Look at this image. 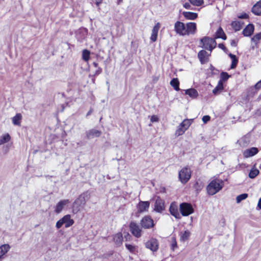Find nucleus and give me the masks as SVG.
Wrapping results in <instances>:
<instances>
[{
    "label": "nucleus",
    "mask_w": 261,
    "mask_h": 261,
    "mask_svg": "<svg viewBox=\"0 0 261 261\" xmlns=\"http://www.w3.org/2000/svg\"><path fill=\"white\" fill-rule=\"evenodd\" d=\"M223 186V181L222 180H213L207 186V193L210 195H213L221 190Z\"/></svg>",
    "instance_id": "obj_1"
},
{
    "label": "nucleus",
    "mask_w": 261,
    "mask_h": 261,
    "mask_svg": "<svg viewBox=\"0 0 261 261\" xmlns=\"http://www.w3.org/2000/svg\"><path fill=\"white\" fill-rule=\"evenodd\" d=\"M216 45L217 43L214 38L205 36L200 40V46L210 51H212Z\"/></svg>",
    "instance_id": "obj_2"
},
{
    "label": "nucleus",
    "mask_w": 261,
    "mask_h": 261,
    "mask_svg": "<svg viewBox=\"0 0 261 261\" xmlns=\"http://www.w3.org/2000/svg\"><path fill=\"white\" fill-rule=\"evenodd\" d=\"M191 177V171L188 167L183 168L178 172L179 180L182 184H186L190 180Z\"/></svg>",
    "instance_id": "obj_3"
},
{
    "label": "nucleus",
    "mask_w": 261,
    "mask_h": 261,
    "mask_svg": "<svg viewBox=\"0 0 261 261\" xmlns=\"http://www.w3.org/2000/svg\"><path fill=\"white\" fill-rule=\"evenodd\" d=\"M74 223V220L71 218V215L68 214L65 215L57 222L56 227L57 229H59L64 224L65 227L68 228L71 226Z\"/></svg>",
    "instance_id": "obj_4"
},
{
    "label": "nucleus",
    "mask_w": 261,
    "mask_h": 261,
    "mask_svg": "<svg viewBox=\"0 0 261 261\" xmlns=\"http://www.w3.org/2000/svg\"><path fill=\"white\" fill-rule=\"evenodd\" d=\"M86 200L84 195H81L73 203V212L77 213L85 205Z\"/></svg>",
    "instance_id": "obj_5"
},
{
    "label": "nucleus",
    "mask_w": 261,
    "mask_h": 261,
    "mask_svg": "<svg viewBox=\"0 0 261 261\" xmlns=\"http://www.w3.org/2000/svg\"><path fill=\"white\" fill-rule=\"evenodd\" d=\"M129 230L131 233L136 238H139L142 236V228L139 224L134 221L130 222L129 225Z\"/></svg>",
    "instance_id": "obj_6"
},
{
    "label": "nucleus",
    "mask_w": 261,
    "mask_h": 261,
    "mask_svg": "<svg viewBox=\"0 0 261 261\" xmlns=\"http://www.w3.org/2000/svg\"><path fill=\"white\" fill-rule=\"evenodd\" d=\"M179 210L183 216H188L194 212L192 205L186 202H183L180 204Z\"/></svg>",
    "instance_id": "obj_7"
},
{
    "label": "nucleus",
    "mask_w": 261,
    "mask_h": 261,
    "mask_svg": "<svg viewBox=\"0 0 261 261\" xmlns=\"http://www.w3.org/2000/svg\"><path fill=\"white\" fill-rule=\"evenodd\" d=\"M141 227L144 229H150L154 226L153 219L150 216H144L140 221Z\"/></svg>",
    "instance_id": "obj_8"
},
{
    "label": "nucleus",
    "mask_w": 261,
    "mask_h": 261,
    "mask_svg": "<svg viewBox=\"0 0 261 261\" xmlns=\"http://www.w3.org/2000/svg\"><path fill=\"white\" fill-rule=\"evenodd\" d=\"M154 211L157 213H161L165 210V201L160 197L158 196L155 198Z\"/></svg>",
    "instance_id": "obj_9"
},
{
    "label": "nucleus",
    "mask_w": 261,
    "mask_h": 261,
    "mask_svg": "<svg viewBox=\"0 0 261 261\" xmlns=\"http://www.w3.org/2000/svg\"><path fill=\"white\" fill-rule=\"evenodd\" d=\"M174 31L180 36H186V27L184 23L177 21L174 24Z\"/></svg>",
    "instance_id": "obj_10"
},
{
    "label": "nucleus",
    "mask_w": 261,
    "mask_h": 261,
    "mask_svg": "<svg viewBox=\"0 0 261 261\" xmlns=\"http://www.w3.org/2000/svg\"><path fill=\"white\" fill-rule=\"evenodd\" d=\"M88 34V30L86 28L80 29L76 33V37L78 42H83Z\"/></svg>",
    "instance_id": "obj_11"
},
{
    "label": "nucleus",
    "mask_w": 261,
    "mask_h": 261,
    "mask_svg": "<svg viewBox=\"0 0 261 261\" xmlns=\"http://www.w3.org/2000/svg\"><path fill=\"white\" fill-rule=\"evenodd\" d=\"M145 246L153 252L156 251L159 248L158 241L155 239H151L146 243Z\"/></svg>",
    "instance_id": "obj_12"
},
{
    "label": "nucleus",
    "mask_w": 261,
    "mask_h": 261,
    "mask_svg": "<svg viewBox=\"0 0 261 261\" xmlns=\"http://www.w3.org/2000/svg\"><path fill=\"white\" fill-rule=\"evenodd\" d=\"M150 206V202L148 201H140L137 206V211L139 213L147 212Z\"/></svg>",
    "instance_id": "obj_13"
},
{
    "label": "nucleus",
    "mask_w": 261,
    "mask_h": 261,
    "mask_svg": "<svg viewBox=\"0 0 261 261\" xmlns=\"http://www.w3.org/2000/svg\"><path fill=\"white\" fill-rule=\"evenodd\" d=\"M70 203V201L68 199H64L60 200L56 205L55 212L57 214H60L63 210L65 206Z\"/></svg>",
    "instance_id": "obj_14"
},
{
    "label": "nucleus",
    "mask_w": 261,
    "mask_h": 261,
    "mask_svg": "<svg viewBox=\"0 0 261 261\" xmlns=\"http://www.w3.org/2000/svg\"><path fill=\"white\" fill-rule=\"evenodd\" d=\"M186 35H189L190 34H194L197 30L196 24L195 22H188L186 24Z\"/></svg>",
    "instance_id": "obj_15"
},
{
    "label": "nucleus",
    "mask_w": 261,
    "mask_h": 261,
    "mask_svg": "<svg viewBox=\"0 0 261 261\" xmlns=\"http://www.w3.org/2000/svg\"><path fill=\"white\" fill-rule=\"evenodd\" d=\"M169 212L176 219H180V216L178 211V207L175 202H172L169 207Z\"/></svg>",
    "instance_id": "obj_16"
},
{
    "label": "nucleus",
    "mask_w": 261,
    "mask_h": 261,
    "mask_svg": "<svg viewBox=\"0 0 261 261\" xmlns=\"http://www.w3.org/2000/svg\"><path fill=\"white\" fill-rule=\"evenodd\" d=\"M86 137L88 139H91L95 137H99L101 132L95 129H91L86 132Z\"/></svg>",
    "instance_id": "obj_17"
},
{
    "label": "nucleus",
    "mask_w": 261,
    "mask_h": 261,
    "mask_svg": "<svg viewBox=\"0 0 261 261\" xmlns=\"http://www.w3.org/2000/svg\"><path fill=\"white\" fill-rule=\"evenodd\" d=\"M210 55L205 50H201L198 53V58L201 63L203 64L208 61V57Z\"/></svg>",
    "instance_id": "obj_18"
},
{
    "label": "nucleus",
    "mask_w": 261,
    "mask_h": 261,
    "mask_svg": "<svg viewBox=\"0 0 261 261\" xmlns=\"http://www.w3.org/2000/svg\"><path fill=\"white\" fill-rule=\"evenodd\" d=\"M254 30V25L252 23H249L244 29L242 34L245 37H250L253 34Z\"/></svg>",
    "instance_id": "obj_19"
},
{
    "label": "nucleus",
    "mask_w": 261,
    "mask_h": 261,
    "mask_svg": "<svg viewBox=\"0 0 261 261\" xmlns=\"http://www.w3.org/2000/svg\"><path fill=\"white\" fill-rule=\"evenodd\" d=\"M258 150L256 147H251L245 150L243 152V155L245 158H248L254 156L257 154Z\"/></svg>",
    "instance_id": "obj_20"
},
{
    "label": "nucleus",
    "mask_w": 261,
    "mask_h": 261,
    "mask_svg": "<svg viewBox=\"0 0 261 261\" xmlns=\"http://www.w3.org/2000/svg\"><path fill=\"white\" fill-rule=\"evenodd\" d=\"M160 28V23L159 22L156 23L153 27L152 30L151 35L150 37V40L152 42H155L157 39L158 32Z\"/></svg>",
    "instance_id": "obj_21"
},
{
    "label": "nucleus",
    "mask_w": 261,
    "mask_h": 261,
    "mask_svg": "<svg viewBox=\"0 0 261 261\" xmlns=\"http://www.w3.org/2000/svg\"><path fill=\"white\" fill-rule=\"evenodd\" d=\"M251 11L255 15L259 16L261 15V1L253 5Z\"/></svg>",
    "instance_id": "obj_22"
},
{
    "label": "nucleus",
    "mask_w": 261,
    "mask_h": 261,
    "mask_svg": "<svg viewBox=\"0 0 261 261\" xmlns=\"http://www.w3.org/2000/svg\"><path fill=\"white\" fill-rule=\"evenodd\" d=\"M182 15L187 20H195L198 17V14L196 13L192 12H182Z\"/></svg>",
    "instance_id": "obj_23"
},
{
    "label": "nucleus",
    "mask_w": 261,
    "mask_h": 261,
    "mask_svg": "<svg viewBox=\"0 0 261 261\" xmlns=\"http://www.w3.org/2000/svg\"><path fill=\"white\" fill-rule=\"evenodd\" d=\"M218 38H221L224 40L227 39V37L221 27H219L215 33L214 39Z\"/></svg>",
    "instance_id": "obj_24"
},
{
    "label": "nucleus",
    "mask_w": 261,
    "mask_h": 261,
    "mask_svg": "<svg viewBox=\"0 0 261 261\" xmlns=\"http://www.w3.org/2000/svg\"><path fill=\"white\" fill-rule=\"evenodd\" d=\"M185 94L188 95L190 97L193 98H196L198 95V92L194 88H190L186 90Z\"/></svg>",
    "instance_id": "obj_25"
},
{
    "label": "nucleus",
    "mask_w": 261,
    "mask_h": 261,
    "mask_svg": "<svg viewBox=\"0 0 261 261\" xmlns=\"http://www.w3.org/2000/svg\"><path fill=\"white\" fill-rule=\"evenodd\" d=\"M228 56L231 59V61H232L231 66H230V68L234 69L236 67V66L237 65V64L238 62V60L236 56L233 54L230 53L228 55Z\"/></svg>",
    "instance_id": "obj_26"
},
{
    "label": "nucleus",
    "mask_w": 261,
    "mask_h": 261,
    "mask_svg": "<svg viewBox=\"0 0 261 261\" xmlns=\"http://www.w3.org/2000/svg\"><path fill=\"white\" fill-rule=\"evenodd\" d=\"M22 119V115L20 113H17L12 118L13 124L15 125H20V120Z\"/></svg>",
    "instance_id": "obj_27"
},
{
    "label": "nucleus",
    "mask_w": 261,
    "mask_h": 261,
    "mask_svg": "<svg viewBox=\"0 0 261 261\" xmlns=\"http://www.w3.org/2000/svg\"><path fill=\"white\" fill-rule=\"evenodd\" d=\"M113 240L117 245H120L121 244L123 241V236L122 233H118L115 234L113 237Z\"/></svg>",
    "instance_id": "obj_28"
},
{
    "label": "nucleus",
    "mask_w": 261,
    "mask_h": 261,
    "mask_svg": "<svg viewBox=\"0 0 261 261\" xmlns=\"http://www.w3.org/2000/svg\"><path fill=\"white\" fill-rule=\"evenodd\" d=\"M171 86L173 87L175 90L178 91L180 90L179 89V82L177 78H173L171 80L170 83Z\"/></svg>",
    "instance_id": "obj_29"
},
{
    "label": "nucleus",
    "mask_w": 261,
    "mask_h": 261,
    "mask_svg": "<svg viewBox=\"0 0 261 261\" xmlns=\"http://www.w3.org/2000/svg\"><path fill=\"white\" fill-rule=\"evenodd\" d=\"M259 173V170L255 167V166H254L249 172V177L251 179L254 178L258 175Z\"/></svg>",
    "instance_id": "obj_30"
},
{
    "label": "nucleus",
    "mask_w": 261,
    "mask_h": 261,
    "mask_svg": "<svg viewBox=\"0 0 261 261\" xmlns=\"http://www.w3.org/2000/svg\"><path fill=\"white\" fill-rule=\"evenodd\" d=\"M223 89V84L221 82H218L217 86L213 89V93L217 95Z\"/></svg>",
    "instance_id": "obj_31"
},
{
    "label": "nucleus",
    "mask_w": 261,
    "mask_h": 261,
    "mask_svg": "<svg viewBox=\"0 0 261 261\" xmlns=\"http://www.w3.org/2000/svg\"><path fill=\"white\" fill-rule=\"evenodd\" d=\"M11 139V137L9 134H6L3 135L0 139V145L8 142Z\"/></svg>",
    "instance_id": "obj_32"
},
{
    "label": "nucleus",
    "mask_w": 261,
    "mask_h": 261,
    "mask_svg": "<svg viewBox=\"0 0 261 261\" xmlns=\"http://www.w3.org/2000/svg\"><path fill=\"white\" fill-rule=\"evenodd\" d=\"M231 25L233 29L236 31H238L242 28V24L240 22L234 21L231 22Z\"/></svg>",
    "instance_id": "obj_33"
},
{
    "label": "nucleus",
    "mask_w": 261,
    "mask_h": 261,
    "mask_svg": "<svg viewBox=\"0 0 261 261\" xmlns=\"http://www.w3.org/2000/svg\"><path fill=\"white\" fill-rule=\"evenodd\" d=\"M230 75L226 72L222 71L220 74V80L219 82H221L223 83L226 81Z\"/></svg>",
    "instance_id": "obj_34"
},
{
    "label": "nucleus",
    "mask_w": 261,
    "mask_h": 261,
    "mask_svg": "<svg viewBox=\"0 0 261 261\" xmlns=\"http://www.w3.org/2000/svg\"><path fill=\"white\" fill-rule=\"evenodd\" d=\"M261 40V33L256 34L251 38V41L253 42L255 45H257L259 41Z\"/></svg>",
    "instance_id": "obj_35"
},
{
    "label": "nucleus",
    "mask_w": 261,
    "mask_h": 261,
    "mask_svg": "<svg viewBox=\"0 0 261 261\" xmlns=\"http://www.w3.org/2000/svg\"><path fill=\"white\" fill-rule=\"evenodd\" d=\"M90 52L88 50L85 49L82 52V58L85 61H88L90 58Z\"/></svg>",
    "instance_id": "obj_36"
},
{
    "label": "nucleus",
    "mask_w": 261,
    "mask_h": 261,
    "mask_svg": "<svg viewBox=\"0 0 261 261\" xmlns=\"http://www.w3.org/2000/svg\"><path fill=\"white\" fill-rule=\"evenodd\" d=\"M209 69L211 70V72L208 73L209 76H213L215 75L218 74L219 70L217 69L212 64L210 65Z\"/></svg>",
    "instance_id": "obj_37"
},
{
    "label": "nucleus",
    "mask_w": 261,
    "mask_h": 261,
    "mask_svg": "<svg viewBox=\"0 0 261 261\" xmlns=\"http://www.w3.org/2000/svg\"><path fill=\"white\" fill-rule=\"evenodd\" d=\"M191 125L190 120L189 119H185L180 124L179 126L185 128L186 130L189 128Z\"/></svg>",
    "instance_id": "obj_38"
},
{
    "label": "nucleus",
    "mask_w": 261,
    "mask_h": 261,
    "mask_svg": "<svg viewBox=\"0 0 261 261\" xmlns=\"http://www.w3.org/2000/svg\"><path fill=\"white\" fill-rule=\"evenodd\" d=\"M190 232L188 230H186L180 233V240L182 241L187 240L190 237Z\"/></svg>",
    "instance_id": "obj_39"
},
{
    "label": "nucleus",
    "mask_w": 261,
    "mask_h": 261,
    "mask_svg": "<svg viewBox=\"0 0 261 261\" xmlns=\"http://www.w3.org/2000/svg\"><path fill=\"white\" fill-rule=\"evenodd\" d=\"M248 194L246 193H243L238 195L236 198L237 202H241L242 200L246 199L248 197Z\"/></svg>",
    "instance_id": "obj_40"
},
{
    "label": "nucleus",
    "mask_w": 261,
    "mask_h": 261,
    "mask_svg": "<svg viewBox=\"0 0 261 261\" xmlns=\"http://www.w3.org/2000/svg\"><path fill=\"white\" fill-rule=\"evenodd\" d=\"M190 4L195 6H200L203 3V0H188Z\"/></svg>",
    "instance_id": "obj_41"
},
{
    "label": "nucleus",
    "mask_w": 261,
    "mask_h": 261,
    "mask_svg": "<svg viewBox=\"0 0 261 261\" xmlns=\"http://www.w3.org/2000/svg\"><path fill=\"white\" fill-rule=\"evenodd\" d=\"M186 131L185 128L183 127L178 126V128L177 129L175 132V135L177 136H180L182 135Z\"/></svg>",
    "instance_id": "obj_42"
},
{
    "label": "nucleus",
    "mask_w": 261,
    "mask_h": 261,
    "mask_svg": "<svg viewBox=\"0 0 261 261\" xmlns=\"http://www.w3.org/2000/svg\"><path fill=\"white\" fill-rule=\"evenodd\" d=\"M125 247L132 253H134L136 251L135 246H134L132 245L128 244H125Z\"/></svg>",
    "instance_id": "obj_43"
},
{
    "label": "nucleus",
    "mask_w": 261,
    "mask_h": 261,
    "mask_svg": "<svg viewBox=\"0 0 261 261\" xmlns=\"http://www.w3.org/2000/svg\"><path fill=\"white\" fill-rule=\"evenodd\" d=\"M194 188H195V189L196 190V191H197V193H199V192L200 191V190H201V189L202 188L201 186L199 185L198 182H196L194 184Z\"/></svg>",
    "instance_id": "obj_44"
},
{
    "label": "nucleus",
    "mask_w": 261,
    "mask_h": 261,
    "mask_svg": "<svg viewBox=\"0 0 261 261\" xmlns=\"http://www.w3.org/2000/svg\"><path fill=\"white\" fill-rule=\"evenodd\" d=\"M9 151V145H6L4 146L3 148V152L4 154H6L8 153Z\"/></svg>",
    "instance_id": "obj_45"
},
{
    "label": "nucleus",
    "mask_w": 261,
    "mask_h": 261,
    "mask_svg": "<svg viewBox=\"0 0 261 261\" xmlns=\"http://www.w3.org/2000/svg\"><path fill=\"white\" fill-rule=\"evenodd\" d=\"M211 117L208 115H205L203 116L202 120L204 123H206L208 121H210Z\"/></svg>",
    "instance_id": "obj_46"
},
{
    "label": "nucleus",
    "mask_w": 261,
    "mask_h": 261,
    "mask_svg": "<svg viewBox=\"0 0 261 261\" xmlns=\"http://www.w3.org/2000/svg\"><path fill=\"white\" fill-rule=\"evenodd\" d=\"M242 141H244V143L243 145L244 146H245L248 144L249 140L247 137H244V138H242L241 140H240V144H242Z\"/></svg>",
    "instance_id": "obj_47"
},
{
    "label": "nucleus",
    "mask_w": 261,
    "mask_h": 261,
    "mask_svg": "<svg viewBox=\"0 0 261 261\" xmlns=\"http://www.w3.org/2000/svg\"><path fill=\"white\" fill-rule=\"evenodd\" d=\"M150 121H151L152 122H158V121H159V118L158 117V116H155V115H152V116L151 117Z\"/></svg>",
    "instance_id": "obj_48"
},
{
    "label": "nucleus",
    "mask_w": 261,
    "mask_h": 261,
    "mask_svg": "<svg viewBox=\"0 0 261 261\" xmlns=\"http://www.w3.org/2000/svg\"><path fill=\"white\" fill-rule=\"evenodd\" d=\"M183 6L185 8L187 9H189V10H192V8L191 6V4L189 3H185L184 5H183Z\"/></svg>",
    "instance_id": "obj_49"
},
{
    "label": "nucleus",
    "mask_w": 261,
    "mask_h": 261,
    "mask_svg": "<svg viewBox=\"0 0 261 261\" xmlns=\"http://www.w3.org/2000/svg\"><path fill=\"white\" fill-rule=\"evenodd\" d=\"M254 88L256 90H258L261 88V80L254 85Z\"/></svg>",
    "instance_id": "obj_50"
},
{
    "label": "nucleus",
    "mask_w": 261,
    "mask_h": 261,
    "mask_svg": "<svg viewBox=\"0 0 261 261\" xmlns=\"http://www.w3.org/2000/svg\"><path fill=\"white\" fill-rule=\"evenodd\" d=\"M241 19H247L248 18V15L245 13H244L238 16Z\"/></svg>",
    "instance_id": "obj_51"
},
{
    "label": "nucleus",
    "mask_w": 261,
    "mask_h": 261,
    "mask_svg": "<svg viewBox=\"0 0 261 261\" xmlns=\"http://www.w3.org/2000/svg\"><path fill=\"white\" fill-rule=\"evenodd\" d=\"M218 47L219 48H221V49H222L224 51H225L227 50L226 47L225 46V45H224V44L223 43H219V44H218Z\"/></svg>",
    "instance_id": "obj_52"
},
{
    "label": "nucleus",
    "mask_w": 261,
    "mask_h": 261,
    "mask_svg": "<svg viewBox=\"0 0 261 261\" xmlns=\"http://www.w3.org/2000/svg\"><path fill=\"white\" fill-rule=\"evenodd\" d=\"M238 41L237 40H231L230 42V45L231 46L236 47L237 45Z\"/></svg>",
    "instance_id": "obj_53"
},
{
    "label": "nucleus",
    "mask_w": 261,
    "mask_h": 261,
    "mask_svg": "<svg viewBox=\"0 0 261 261\" xmlns=\"http://www.w3.org/2000/svg\"><path fill=\"white\" fill-rule=\"evenodd\" d=\"M102 72V69L100 67H98V69L95 71L94 75H98L100 74Z\"/></svg>",
    "instance_id": "obj_54"
},
{
    "label": "nucleus",
    "mask_w": 261,
    "mask_h": 261,
    "mask_svg": "<svg viewBox=\"0 0 261 261\" xmlns=\"http://www.w3.org/2000/svg\"><path fill=\"white\" fill-rule=\"evenodd\" d=\"M177 243H176V242L175 241V240H174V241L172 242V244H171V249L173 250H174V249L177 248Z\"/></svg>",
    "instance_id": "obj_55"
},
{
    "label": "nucleus",
    "mask_w": 261,
    "mask_h": 261,
    "mask_svg": "<svg viewBox=\"0 0 261 261\" xmlns=\"http://www.w3.org/2000/svg\"><path fill=\"white\" fill-rule=\"evenodd\" d=\"M124 238H126V240L129 239L131 237L130 235L129 234L128 232H124Z\"/></svg>",
    "instance_id": "obj_56"
},
{
    "label": "nucleus",
    "mask_w": 261,
    "mask_h": 261,
    "mask_svg": "<svg viewBox=\"0 0 261 261\" xmlns=\"http://www.w3.org/2000/svg\"><path fill=\"white\" fill-rule=\"evenodd\" d=\"M95 4L97 7H99V5L102 3L103 0H95Z\"/></svg>",
    "instance_id": "obj_57"
},
{
    "label": "nucleus",
    "mask_w": 261,
    "mask_h": 261,
    "mask_svg": "<svg viewBox=\"0 0 261 261\" xmlns=\"http://www.w3.org/2000/svg\"><path fill=\"white\" fill-rule=\"evenodd\" d=\"M92 112H93V110H92V109L91 108L90 110L87 113L86 116L88 117V116L91 115V114L92 113Z\"/></svg>",
    "instance_id": "obj_58"
},
{
    "label": "nucleus",
    "mask_w": 261,
    "mask_h": 261,
    "mask_svg": "<svg viewBox=\"0 0 261 261\" xmlns=\"http://www.w3.org/2000/svg\"><path fill=\"white\" fill-rule=\"evenodd\" d=\"M257 206L261 210V198L259 199Z\"/></svg>",
    "instance_id": "obj_59"
},
{
    "label": "nucleus",
    "mask_w": 261,
    "mask_h": 261,
    "mask_svg": "<svg viewBox=\"0 0 261 261\" xmlns=\"http://www.w3.org/2000/svg\"><path fill=\"white\" fill-rule=\"evenodd\" d=\"M93 65L95 67H97L98 65V63L96 62H93Z\"/></svg>",
    "instance_id": "obj_60"
},
{
    "label": "nucleus",
    "mask_w": 261,
    "mask_h": 261,
    "mask_svg": "<svg viewBox=\"0 0 261 261\" xmlns=\"http://www.w3.org/2000/svg\"><path fill=\"white\" fill-rule=\"evenodd\" d=\"M123 0H118L117 4L118 5H119L121 3H122Z\"/></svg>",
    "instance_id": "obj_61"
},
{
    "label": "nucleus",
    "mask_w": 261,
    "mask_h": 261,
    "mask_svg": "<svg viewBox=\"0 0 261 261\" xmlns=\"http://www.w3.org/2000/svg\"><path fill=\"white\" fill-rule=\"evenodd\" d=\"M62 96H64V93H62Z\"/></svg>",
    "instance_id": "obj_62"
}]
</instances>
